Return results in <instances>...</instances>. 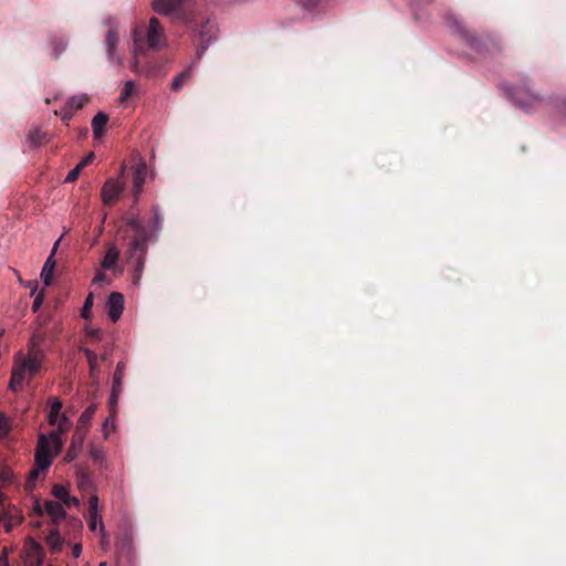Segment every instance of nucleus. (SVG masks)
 Segmentation results:
<instances>
[{
  "mask_svg": "<svg viewBox=\"0 0 566 566\" xmlns=\"http://www.w3.org/2000/svg\"><path fill=\"white\" fill-rule=\"evenodd\" d=\"M42 338L43 337L40 334H36L34 337L30 338L27 355L22 352H18L14 355L11 379L9 382V388L12 391L20 390L23 384L34 377L41 368L45 358V353L41 349L40 344Z\"/></svg>",
  "mask_w": 566,
  "mask_h": 566,
  "instance_id": "f257e3e1",
  "label": "nucleus"
},
{
  "mask_svg": "<svg viewBox=\"0 0 566 566\" xmlns=\"http://www.w3.org/2000/svg\"><path fill=\"white\" fill-rule=\"evenodd\" d=\"M57 428L49 434H40L35 450V467L29 474V481L33 482L41 472H44L52 464V459L57 454L62 447V434L66 432L71 426L70 419L62 415L55 423Z\"/></svg>",
  "mask_w": 566,
  "mask_h": 566,
  "instance_id": "f03ea898",
  "label": "nucleus"
},
{
  "mask_svg": "<svg viewBox=\"0 0 566 566\" xmlns=\"http://www.w3.org/2000/svg\"><path fill=\"white\" fill-rule=\"evenodd\" d=\"M180 21L199 36L200 44L196 55L198 60L201 59L217 35L214 15L205 7L195 6L180 15Z\"/></svg>",
  "mask_w": 566,
  "mask_h": 566,
  "instance_id": "7ed1b4c3",
  "label": "nucleus"
},
{
  "mask_svg": "<svg viewBox=\"0 0 566 566\" xmlns=\"http://www.w3.org/2000/svg\"><path fill=\"white\" fill-rule=\"evenodd\" d=\"M132 39L135 64L138 62V56L144 55L147 50L159 51L167 46L165 28L155 17L149 19L148 25H136L132 31Z\"/></svg>",
  "mask_w": 566,
  "mask_h": 566,
  "instance_id": "20e7f679",
  "label": "nucleus"
},
{
  "mask_svg": "<svg viewBox=\"0 0 566 566\" xmlns=\"http://www.w3.org/2000/svg\"><path fill=\"white\" fill-rule=\"evenodd\" d=\"M104 24L109 27L104 41L107 61L111 65L119 66L123 64V59L117 52L119 35L116 30L115 20L113 18H108L104 20Z\"/></svg>",
  "mask_w": 566,
  "mask_h": 566,
  "instance_id": "39448f33",
  "label": "nucleus"
},
{
  "mask_svg": "<svg viewBox=\"0 0 566 566\" xmlns=\"http://www.w3.org/2000/svg\"><path fill=\"white\" fill-rule=\"evenodd\" d=\"M186 0H153L151 8L160 15H175L180 20V15L187 10H184Z\"/></svg>",
  "mask_w": 566,
  "mask_h": 566,
  "instance_id": "423d86ee",
  "label": "nucleus"
},
{
  "mask_svg": "<svg viewBox=\"0 0 566 566\" xmlns=\"http://www.w3.org/2000/svg\"><path fill=\"white\" fill-rule=\"evenodd\" d=\"M125 189V180L122 179H108L105 181L101 198L104 205L112 206L122 196Z\"/></svg>",
  "mask_w": 566,
  "mask_h": 566,
  "instance_id": "0eeeda50",
  "label": "nucleus"
},
{
  "mask_svg": "<svg viewBox=\"0 0 566 566\" xmlns=\"http://www.w3.org/2000/svg\"><path fill=\"white\" fill-rule=\"evenodd\" d=\"M22 514L15 507H7L3 503L2 493L0 492V525L3 524L4 530L9 533L14 526L22 522Z\"/></svg>",
  "mask_w": 566,
  "mask_h": 566,
  "instance_id": "6e6552de",
  "label": "nucleus"
},
{
  "mask_svg": "<svg viewBox=\"0 0 566 566\" xmlns=\"http://www.w3.org/2000/svg\"><path fill=\"white\" fill-rule=\"evenodd\" d=\"M509 94L515 104L526 113L533 111L535 105L541 102L539 97L531 93L528 88H513Z\"/></svg>",
  "mask_w": 566,
  "mask_h": 566,
  "instance_id": "1a4fd4ad",
  "label": "nucleus"
},
{
  "mask_svg": "<svg viewBox=\"0 0 566 566\" xmlns=\"http://www.w3.org/2000/svg\"><path fill=\"white\" fill-rule=\"evenodd\" d=\"M98 502L99 500L96 494H92L88 499V528L95 532L98 527L101 536L106 537L102 515L98 512Z\"/></svg>",
  "mask_w": 566,
  "mask_h": 566,
  "instance_id": "9d476101",
  "label": "nucleus"
},
{
  "mask_svg": "<svg viewBox=\"0 0 566 566\" xmlns=\"http://www.w3.org/2000/svg\"><path fill=\"white\" fill-rule=\"evenodd\" d=\"M119 255H120L119 249L114 244H109L107 247V251L101 262L102 268L104 270L113 271L115 275H122L123 269L117 265Z\"/></svg>",
  "mask_w": 566,
  "mask_h": 566,
  "instance_id": "9b49d317",
  "label": "nucleus"
},
{
  "mask_svg": "<svg viewBox=\"0 0 566 566\" xmlns=\"http://www.w3.org/2000/svg\"><path fill=\"white\" fill-rule=\"evenodd\" d=\"M107 314L112 322H117L124 311V296L119 292H112L107 300Z\"/></svg>",
  "mask_w": 566,
  "mask_h": 566,
  "instance_id": "f8f14e48",
  "label": "nucleus"
},
{
  "mask_svg": "<svg viewBox=\"0 0 566 566\" xmlns=\"http://www.w3.org/2000/svg\"><path fill=\"white\" fill-rule=\"evenodd\" d=\"M149 238L147 230L135 232L134 237L128 243V252L132 258L137 256L139 253L146 255V245Z\"/></svg>",
  "mask_w": 566,
  "mask_h": 566,
  "instance_id": "ddd939ff",
  "label": "nucleus"
},
{
  "mask_svg": "<svg viewBox=\"0 0 566 566\" xmlns=\"http://www.w3.org/2000/svg\"><path fill=\"white\" fill-rule=\"evenodd\" d=\"M59 331L60 328L57 323H53L52 325L48 324L45 326L36 328L31 337H34L36 334H40L43 337L40 343L41 349L45 352L46 343L53 342Z\"/></svg>",
  "mask_w": 566,
  "mask_h": 566,
  "instance_id": "4468645a",
  "label": "nucleus"
},
{
  "mask_svg": "<svg viewBox=\"0 0 566 566\" xmlns=\"http://www.w3.org/2000/svg\"><path fill=\"white\" fill-rule=\"evenodd\" d=\"M51 140V136L48 132L43 130L41 127L32 126L28 133V143L32 147H40L44 144H48Z\"/></svg>",
  "mask_w": 566,
  "mask_h": 566,
  "instance_id": "2eb2a0df",
  "label": "nucleus"
},
{
  "mask_svg": "<svg viewBox=\"0 0 566 566\" xmlns=\"http://www.w3.org/2000/svg\"><path fill=\"white\" fill-rule=\"evenodd\" d=\"M84 442V433L80 431H75L71 444L69 447V450L65 455V461L72 462L74 459L77 458L78 453L82 450Z\"/></svg>",
  "mask_w": 566,
  "mask_h": 566,
  "instance_id": "dca6fc26",
  "label": "nucleus"
},
{
  "mask_svg": "<svg viewBox=\"0 0 566 566\" xmlns=\"http://www.w3.org/2000/svg\"><path fill=\"white\" fill-rule=\"evenodd\" d=\"M81 350L84 353L88 367H90V377L93 381L98 382L99 376V367H98V355L95 354L92 349L82 347Z\"/></svg>",
  "mask_w": 566,
  "mask_h": 566,
  "instance_id": "f3484780",
  "label": "nucleus"
},
{
  "mask_svg": "<svg viewBox=\"0 0 566 566\" xmlns=\"http://www.w3.org/2000/svg\"><path fill=\"white\" fill-rule=\"evenodd\" d=\"M108 123V115L104 112H98L92 119V130L95 138H101Z\"/></svg>",
  "mask_w": 566,
  "mask_h": 566,
  "instance_id": "a211bd4d",
  "label": "nucleus"
},
{
  "mask_svg": "<svg viewBox=\"0 0 566 566\" xmlns=\"http://www.w3.org/2000/svg\"><path fill=\"white\" fill-rule=\"evenodd\" d=\"M45 512L54 520L60 521L66 516L63 505L56 501H46L44 504Z\"/></svg>",
  "mask_w": 566,
  "mask_h": 566,
  "instance_id": "6ab92c4d",
  "label": "nucleus"
},
{
  "mask_svg": "<svg viewBox=\"0 0 566 566\" xmlns=\"http://www.w3.org/2000/svg\"><path fill=\"white\" fill-rule=\"evenodd\" d=\"M55 264L56 262L54 258L49 255L41 271V279L45 286H49L52 283Z\"/></svg>",
  "mask_w": 566,
  "mask_h": 566,
  "instance_id": "aec40b11",
  "label": "nucleus"
},
{
  "mask_svg": "<svg viewBox=\"0 0 566 566\" xmlns=\"http://www.w3.org/2000/svg\"><path fill=\"white\" fill-rule=\"evenodd\" d=\"M147 176V164L144 159H139L137 165L134 168L133 174V184L137 187L143 186L145 184Z\"/></svg>",
  "mask_w": 566,
  "mask_h": 566,
  "instance_id": "412c9836",
  "label": "nucleus"
},
{
  "mask_svg": "<svg viewBox=\"0 0 566 566\" xmlns=\"http://www.w3.org/2000/svg\"><path fill=\"white\" fill-rule=\"evenodd\" d=\"M96 409H97V406L96 405H91L88 406L83 412L82 415L80 416L78 420H77V427H76V431H82L83 429H85L86 427L90 426L91 421H92V418L93 416L95 415L96 412Z\"/></svg>",
  "mask_w": 566,
  "mask_h": 566,
  "instance_id": "4be33fe9",
  "label": "nucleus"
},
{
  "mask_svg": "<svg viewBox=\"0 0 566 566\" xmlns=\"http://www.w3.org/2000/svg\"><path fill=\"white\" fill-rule=\"evenodd\" d=\"M145 258H146V255H144L143 253H139L136 256V265H135V269L133 272V284L136 286H139L140 281H142L143 271L145 268Z\"/></svg>",
  "mask_w": 566,
  "mask_h": 566,
  "instance_id": "5701e85b",
  "label": "nucleus"
},
{
  "mask_svg": "<svg viewBox=\"0 0 566 566\" xmlns=\"http://www.w3.org/2000/svg\"><path fill=\"white\" fill-rule=\"evenodd\" d=\"M61 410L62 401L59 398H53L50 407V412L48 416V421L50 424L55 426V423L57 422V418L61 417Z\"/></svg>",
  "mask_w": 566,
  "mask_h": 566,
  "instance_id": "b1692460",
  "label": "nucleus"
},
{
  "mask_svg": "<svg viewBox=\"0 0 566 566\" xmlns=\"http://www.w3.org/2000/svg\"><path fill=\"white\" fill-rule=\"evenodd\" d=\"M192 66L187 67L180 74H178L171 82V90L178 91L182 85L191 77Z\"/></svg>",
  "mask_w": 566,
  "mask_h": 566,
  "instance_id": "393cba45",
  "label": "nucleus"
},
{
  "mask_svg": "<svg viewBox=\"0 0 566 566\" xmlns=\"http://www.w3.org/2000/svg\"><path fill=\"white\" fill-rule=\"evenodd\" d=\"M125 369H126V365H125L124 361H119L116 365V369H115V373L113 375V386H112V388H118V389L123 390V380H124V377H125Z\"/></svg>",
  "mask_w": 566,
  "mask_h": 566,
  "instance_id": "a878e982",
  "label": "nucleus"
},
{
  "mask_svg": "<svg viewBox=\"0 0 566 566\" xmlns=\"http://www.w3.org/2000/svg\"><path fill=\"white\" fill-rule=\"evenodd\" d=\"M51 44L55 56L59 57L66 50L69 40L65 36H54L51 40Z\"/></svg>",
  "mask_w": 566,
  "mask_h": 566,
  "instance_id": "bb28decb",
  "label": "nucleus"
},
{
  "mask_svg": "<svg viewBox=\"0 0 566 566\" xmlns=\"http://www.w3.org/2000/svg\"><path fill=\"white\" fill-rule=\"evenodd\" d=\"M136 83L132 80L126 81L119 95L120 103H125L135 92Z\"/></svg>",
  "mask_w": 566,
  "mask_h": 566,
  "instance_id": "cd10ccee",
  "label": "nucleus"
},
{
  "mask_svg": "<svg viewBox=\"0 0 566 566\" xmlns=\"http://www.w3.org/2000/svg\"><path fill=\"white\" fill-rule=\"evenodd\" d=\"M77 486L81 490H86L92 486V480H91V476L88 473H86L84 471L77 472Z\"/></svg>",
  "mask_w": 566,
  "mask_h": 566,
  "instance_id": "c85d7f7f",
  "label": "nucleus"
},
{
  "mask_svg": "<svg viewBox=\"0 0 566 566\" xmlns=\"http://www.w3.org/2000/svg\"><path fill=\"white\" fill-rule=\"evenodd\" d=\"M93 302H94V295L92 293H90L84 302V305L82 307V312H81V316L84 318V319H88L90 316H91V308L93 306Z\"/></svg>",
  "mask_w": 566,
  "mask_h": 566,
  "instance_id": "c756f323",
  "label": "nucleus"
},
{
  "mask_svg": "<svg viewBox=\"0 0 566 566\" xmlns=\"http://www.w3.org/2000/svg\"><path fill=\"white\" fill-rule=\"evenodd\" d=\"M87 102L86 95H80V96H73L69 99L67 104L70 107L78 109L84 106V104Z\"/></svg>",
  "mask_w": 566,
  "mask_h": 566,
  "instance_id": "7c9ffc66",
  "label": "nucleus"
},
{
  "mask_svg": "<svg viewBox=\"0 0 566 566\" xmlns=\"http://www.w3.org/2000/svg\"><path fill=\"white\" fill-rule=\"evenodd\" d=\"M122 391H123L122 389L112 388L111 397H109V408L113 413L116 411L118 399H119Z\"/></svg>",
  "mask_w": 566,
  "mask_h": 566,
  "instance_id": "2f4dec72",
  "label": "nucleus"
},
{
  "mask_svg": "<svg viewBox=\"0 0 566 566\" xmlns=\"http://www.w3.org/2000/svg\"><path fill=\"white\" fill-rule=\"evenodd\" d=\"M48 542L53 549L57 551L61 548L60 534L57 530H53L50 532L48 536Z\"/></svg>",
  "mask_w": 566,
  "mask_h": 566,
  "instance_id": "473e14b6",
  "label": "nucleus"
},
{
  "mask_svg": "<svg viewBox=\"0 0 566 566\" xmlns=\"http://www.w3.org/2000/svg\"><path fill=\"white\" fill-rule=\"evenodd\" d=\"M127 227H129L134 232L145 231L147 230L138 219V217H132L126 220Z\"/></svg>",
  "mask_w": 566,
  "mask_h": 566,
  "instance_id": "72a5a7b5",
  "label": "nucleus"
},
{
  "mask_svg": "<svg viewBox=\"0 0 566 566\" xmlns=\"http://www.w3.org/2000/svg\"><path fill=\"white\" fill-rule=\"evenodd\" d=\"M52 493L56 499L64 502L69 495V490L63 485L56 484L53 486Z\"/></svg>",
  "mask_w": 566,
  "mask_h": 566,
  "instance_id": "f704fd0d",
  "label": "nucleus"
},
{
  "mask_svg": "<svg viewBox=\"0 0 566 566\" xmlns=\"http://www.w3.org/2000/svg\"><path fill=\"white\" fill-rule=\"evenodd\" d=\"M11 429L9 419L1 415L0 416V438H4Z\"/></svg>",
  "mask_w": 566,
  "mask_h": 566,
  "instance_id": "c9c22d12",
  "label": "nucleus"
},
{
  "mask_svg": "<svg viewBox=\"0 0 566 566\" xmlns=\"http://www.w3.org/2000/svg\"><path fill=\"white\" fill-rule=\"evenodd\" d=\"M90 455L95 461H102L104 459V450L101 447L91 446Z\"/></svg>",
  "mask_w": 566,
  "mask_h": 566,
  "instance_id": "e433bc0d",
  "label": "nucleus"
},
{
  "mask_svg": "<svg viewBox=\"0 0 566 566\" xmlns=\"http://www.w3.org/2000/svg\"><path fill=\"white\" fill-rule=\"evenodd\" d=\"M318 0H296V3L304 10H312L317 6Z\"/></svg>",
  "mask_w": 566,
  "mask_h": 566,
  "instance_id": "4c0bfd02",
  "label": "nucleus"
},
{
  "mask_svg": "<svg viewBox=\"0 0 566 566\" xmlns=\"http://www.w3.org/2000/svg\"><path fill=\"white\" fill-rule=\"evenodd\" d=\"M82 168L76 165L75 168H73L65 177V182H73L77 179Z\"/></svg>",
  "mask_w": 566,
  "mask_h": 566,
  "instance_id": "58836bf2",
  "label": "nucleus"
},
{
  "mask_svg": "<svg viewBox=\"0 0 566 566\" xmlns=\"http://www.w3.org/2000/svg\"><path fill=\"white\" fill-rule=\"evenodd\" d=\"M93 284L109 283L106 274L103 271H97L92 281Z\"/></svg>",
  "mask_w": 566,
  "mask_h": 566,
  "instance_id": "ea45409f",
  "label": "nucleus"
},
{
  "mask_svg": "<svg viewBox=\"0 0 566 566\" xmlns=\"http://www.w3.org/2000/svg\"><path fill=\"white\" fill-rule=\"evenodd\" d=\"M153 212H154V227H155L157 230H160V228H161V222H163V218H161V216H160L159 208H158V207H154V208H153Z\"/></svg>",
  "mask_w": 566,
  "mask_h": 566,
  "instance_id": "a19ab883",
  "label": "nucleus"
},
{
  "mask_svg": "<svg viewBox=\"0 0 566 566\" xmlns=\"http://www.w3.org/2000/svg\"><path fill=\"white\" fill-rule=\"evenodd\" d=\"M94 159V153H90L85 158H83L77 166H80L82 169L86 167L88 164H91Z\"/></svg>",
  "mask_w": 566,
  "mask_h": 566,
  "instance_id": "79ce46f5",
  "label": "nucleus"
},
{
  "mask_svg": "<svg viewBox=\"0 0 566 566\" xmlns=\"http://www.w3.org/2000/svg\"><path fill=\"white\" fill-rule=\"evenodd\" d=\"M66 506L75 505L77 506L80 504V501L75 496H71L70 494L63 502Z\"/></svg>",
  "mask_w": 566,
  "mask_h": 566,
  "instance_id": "37998d69",
  "label": "nucleus"
},
{
  "mask_svg": "<svg viewBox=\"0 0 566 566\" xmlns=\"http://www.w3.org/2000/svg\"><path fill=\"white\" fill-rule=\"evenodd\" d=\"M12 473L9 470H3L0 472V481L9 482L11 480Z\"/></svg>",
  "mask_w": 566,
  "mask_h": 566,
  "instance_id": "c03bdc74",
  "label": "nucleus"
},
{
  "mask_svg": "<svg viewBox=\"0 0 566 566\" xmlns=\"http://www.w3.org/2000/svg\"><path fill=\"white\" fill-rule=\"evenodd\" d=\"M42 302H43L42 294H39V295L34 298V301H33V305H32L33 311H38V310L41 307Z\"/></svg>",
  "mask_w": 566,
  "mask_h": 566,
  "instance_id": "a18cd8bd",
  "label": "nucleus"
},
{
  "mask_svg": "<svg viewBox=\"0 0 566 566\" xmlns=\"http://www.w3.org/2000/svg\"><path fill=\"white\" fill-rule=\"evenodd\" d=\"M142 191H143V186L137 187L133 184V192H134V197L136 200L139 199Z\"/></svg>",
  "mask_w": 566,
  "mask_h": 566,
  "instance_id": "49530a36",
  "label": "nucleus"
},
{
  "mask_svg": "<svg viewBox=\"0 0 566 566\" xmlns=\"http://www.w3.org/2000/svg\"><path fill=\"white\" fill-rule=\"evenodd\" d=\"M81 552H82V546L80 544L74 545V547H73V556L76 557V558L80 557Z\"/></svg>",
  "mask_w": 566,
  "mask_h": 566,
  "instance_id": "de8ad7c7",
  "label": "nucleus"
},
{
  "mask_svg": "<svg viewBox=\"0 0 566 566\" xmlns=\"http://www.w3.org/2000/svg\"><path fill=\"white\" fill-rule=\"evenodd\" d=\"M72 117V113L70 111H65L62 113L61 118L63 122L70 120Z\"/></svg>",
  "mask_w": 566,
  "mask_h": 566,
  "instance_id": "09e8293b",
  "label": "nucleus"
},
{
  "mask_svg": "<svg viewBox=\"0 0 566 566\" xmlns=\"http://www.w3.org/2000/svg\"><path fill=\"white\" fill-rule=\"evenodd\" d=\"M88 335L92 336V337H96V338H99L101 337V332L99 329H88L87 331Z\"/></svg>",
  "mask_w": 566,
  "mask_h": 566,
  "instance_id": "8fccbe9b",
  "label": "nucleus"
},
{
  "mask_svg": "<svg viewBox=\"0 0 566 566\" xmlns=\"http://www.w3.org/2000/svg\"><path fill=\"white\" fill-rule=\"evenodd\" d=\"M61 239H62V238L60 237V238L56 240V242L53 244V247H52V250H51L50 255H52L53 258H54V254H55V252H56V250H57V247H59V243H60Z\"/></svg>",
  "mask_w": 566,
  "mask_h": 566,
  "instance_id": "3c124183",
  "label": "nucleus"
},
{
  "mask_svg": "<svg viewBox=\"0 0 566 566\" xmlns=\"http://www.w3.org/2000/svg\"><path fill=\"white\" fill-rule=\"evenodd\" d=\"M125 170H126V165H125V164H123V165L120 166V169H119V176H118L116 179H122V180H124Z\"/></svg>",
  "mask_w": 566,
  "mask_h": 566,
  "instance_id": "603ef678",
  "label": "nucleus"
},
{
  "mask_svg": "<svg viewBox=\"0 0 566 566\" xmlns=\"http://www.w3.org/2000/svg\"><path fill=\"white\" fill-rule=\"evenodd\" d=\"M102 359V360H107L108 359V353L107 352H104L101 356H98V359Z\"/></svg>",
  "mask_w": 566,
  "mask_h": 566,
  "instance_id": "864d4df0",
  "label": "nucleus"
},
{
  "mask_svg": "<svg viewBox=\"0 0 566 566\" xmlns=\"http://www.w3.org/2000/svg\"><path fill=\"white\" fill-rule=\"evenodd\" d=\"M101 537H102L103 545H107L108 544V536L106 535V537H103V536H101Z\"/></svg>",
  "mask_w": 566,
  "mask_h": 566,
  "instance_id": "5fc2aeb1",
  "label": "nucleus"
},
{
  "mask_svg": "<svg viewBox=\"0 0 566 566\" xmlns=\"http://www.w3.org/2000/svg\"><path fill=\"white\" fill-rule=\"evenodd\" d=\"M455 29H457L459 32H462V33H463V35H465V36H467V33L460 29V27H459V24H458V23H455Z\"/></svg>",
  "mask_w": 566,
  "mask_h": 566,
  "instance_id": "6e6d98bb",
  "label": "nucleus"
},
{
  "mask_svg": "<svg viewBox=\"0 0 566 566\" xmlns=\"http://www.w3.org/2000/svg\"><path fill=\"white\" fill-rule=\"evenodd\" d=\"M468 42L470 43V45H472V46H473V45H474L475 40H474L473 38H468Z\"/></svg>",
  "mask_w": 566,
  "mask_h": 566,
  "instance_id": "4d7b16f0",
  "label": "nucleus"
},
{
  "mask_svg": "<svg viewBox=\"0 0 566 566\" xmlns=\"http://www.w3.org/2000/svg\"><path fill=\"white\" fill-rule=\"evenodd\" d=\"M107 424H108V420H106V421L104 422V424H103V430H104V431L106 430Z\"/></svg>",
  "mask_w": 566,
  "mask_h": 566,
  "instance_id": "13d9d810",
  "label": "nucleus"
},
{
  "mask_svg": "<svg viewBox=\"0 0 566 566\" xmlns=\"http://www.w3.org/2000/svg\"><path fill=\"white\" fill-rule=\"evenodd\" d=\"M99 566H107L106 562H102Z\"/></svg>",
  "mask_w": 566,
  "mask_h": 566,
  "instance_id": "bf43d9fd",
  "label": "nucleus"
}]
</instances>
